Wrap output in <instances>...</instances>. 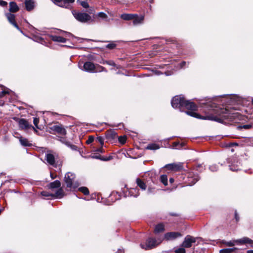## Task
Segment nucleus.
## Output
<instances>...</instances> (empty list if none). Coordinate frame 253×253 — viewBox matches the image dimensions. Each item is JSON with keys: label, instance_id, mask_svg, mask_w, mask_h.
I'll return each mask as SVG.
<instances>
[{"label": "nucleus", "instance_id": "1", "mask_svg": "<svg viewBox=\"0 0 253 253\" xmlns=\"http://www.w3.org/2000/svg\"><path fill=\"white\" fill-rule=\"evenodd\" d=\"M206 106L209 111L211 112L206 116H201L192 111H186V113L189 116L202 120H209L219 123L222 122L224 120L228 119L231 114L226 107H220L213 102H209Z\"/></svg>", "mask_w": 253, "mask_h": 253}, {"label": "nucleus", "instance_id": "2", "mask_svg": "<svg viewBox=\"0 0 253 253\" xmlns=\"http://www.w3.org/2000/svg\"><path fill=\"white\" fill-rule=\"evenodd\" d=\"M64 181L67 185V187L70 188H76L79 186V183L76 180L75 174L70 172L65 174Z\"/></svg>", "mask_w": 253, "mask_h": 253}, {"label": "nucleus", "instance_id": "3", "mask_svg": "<svg viewBox=\"0 0 253 253\" xmlns=\"http://www.w3.org/2000/svg\"><path fill=\"white\" fill-rule=\"evenodd\" d=\"M72 14L76 20L82 23L92 22L93 21L91 16L86 13L73 10Z\"/></svg>", "mask_w": 253, "mask_h": 253}, {"label": "nucleus", "instance_id": "4", "mask_svg": "<svg viewBox=\"0 0 253 253\" xmlns=\"http://www.w3.org/2000/svg\"><path fill=\"white\" fill-rule=\"evenodd\" d=\"M185 98L182 95L175 96L171 100V106L174 108H179L183 107Z\"/></svg>", "mask_w": 253, "mask_h": 253}, {"label": "nucleus", "instance_id": "5", "mask_svg": "<svg viewBox=\"0 0 253 253\" xmlns=\"http://www.w3.org/2000/svg\"><path fill=\"white\" fill-rule=\"evenodd\" d=\"M196 241V238L190 235H187L181 244V247L189 248L192 247V244L195 243Z\"/></svg>", "mask_w": 253, "mask_h": 253}, {"label": "nucleus", "instance_id": "6", "mask_svg": "<svg viewBox=\"0 0 253 253\" xmlns=\"http://www.w3.org/2000/svg\"><path fill=\"white\" fill-rule=\"evenodd\" d=\"M50 129L60 135L65 136L67 134L65 128L62 125L53 126L50 127Z\"/></svg>", "mask_w": 253, "mask_h": 253}, {"label": "nucleus", "instance_id": "7", "mask_svg": "<svg viewBox=\"0 0 253 253\" xmlns=\"http://www.w3.org/2000/svg\"><path fill=\"white\" fill-rule=\"evenodd\" d=\"M57 157V155L55 153L47 152L45 154V159L49 165L56 167L55 160Z\"/></svg>", "mask_w": 253, "mask_h": 253}, {"label": "nucleus", "instance_id": "8", "mask_svg": "<svg viewBox=\"0 0 253 253\" xmlns=\"http://www.w3.org/2000/svg\"><path fill=\"white\" fill-rule=\"evenodd\" d=\"M165 168L169 170L173 171H179L183 169L182 164L181 163H171L166 165Z\"/></svg>", "mask_w": 253, "mask_h": 253}, {"label": "nucleus", "instance_id": "9", "mask_svg": "<svg viewBox=\"0 0 253 253\" xmlns=\"http://www.w3.org/2000/svg\"><path fill=\"white\" fill-rule=\"evenodd\" d=\"M159 244V243L155 239L150 238H149L147 241L146 244V248L144 247V245L141 244L140 246L142 248L144 249H150L152 248Z\"/></svg>", "mask_w": 253, "mask_h": 253}, {"label": "nucleus", "instance_id": "10", "mask_svg": "<svg viewBox=\"0 0 253 253\" xmlns=\"http://www.w3.org/2000/svg\"><path fill=\"white\" fill-rule=\"evenodd\" d=\"M19 127L24 130H27L30 128H35L25 120L24 119H20L18 121Z\"/></svg>", "mask_w": 253, "mask_h": 253}, {"label": "nucleus", "instance_id": "11", "mask_svg": "<svg viewBox=\"0 0 253 253\" xmlns=\"http://www.w3.org/2000/svg\"><path fill=\"white\" fill-rule=\"evenodd\" d=\"M82 70H84L85 71L88 72H95L96 71L95 70V66L93 63L91 62L87 61L84 63Z\"/></svg>", "mask_w": 253, "mask_h": 253}, {"label": "nucleus", "instance_id": "12", "mask_svg": "<svg viewBox=\"0 0 253 253\" xmlns=\"http://www.w3.org/2000/svg\"><path fill=\"white\" fill-rule=\"evenodd\" d=\"M181 236V234L179 232H171L166 233L165 235V237L167 240H172L180 237Z\"/></svg>", "mask_w": 253, "mask_h": 253}, {"label": "nucleus", "instance_id": "13", "mask_svg": "<svg viewBox=\"0 0 253 253\" xmlns=\"http://www.w3.org/2000/svg\"><path fill=\"white\" fill-rule=\"evenodd\" d=\"M183 107L192 111H195L197 108L196 105L193 102L185 99L184 101Z\"/></svg>", "mask_w": 253, "mask_h": 253}, {"label": "nucleus", "instance_id": "14", "mask_svg": "<svg viewBox=\"0 0 253 253\" xmlns=\"http://www.w3.org/2000/svg\"><path fill=\"white\" fill-rule=\"evenodd\" d=\"M8 21L12 24L16 28L20 30V29L15 21V15L11 13H7L5 14Z\"/></svg>", "mask_w": 253, "mask_h": 253}, {"label": "nucleus", "instance_id": "15", "mask_svg": "<svg viewBox=\"0 0 253 253\" xmlns=\"http://www.w3.org/2000/svg\"><path fill=\"white\" fill-rule=\"evenodd\" d=\"M136 16L134 19H132L133 24L134 25H138L143 23L144 16L141 15L138 16L137 14H135Z\"/></svg>", "mask_w": 253, "mask_h": 253}, {"label": "nucleus", "instance_id": "16", "mask_svg": "<svg viewBox=\"0 0 253 253\" xmlns=\"http://www.w3.org/2000/svg\"><path fill=\"white\" fill-rule=\"evenodd\" d=\"M106 136L108 139H114L117 137V134L115 130L111 129L106 132Z\"/></svg>", "mask_w": 253, "mask_h": 253}, {"label": "nucleus", "instance_id": "17", "mask_svg": "<svg viewBox=\"0 0 253 253\" xmlns=\"http://www.w3.org/2000/svg\"><path fill=\"white\" fill-rule=\"evenodd\" d=\"M50 37V39L54 42H60L62 43H65L66 42V39L61 36L51 35Z\"/></svg>", "mask_w": 253, "mask_h": 253}, {"label": "nucleus", "instance_id": "18", "mask_svg": "<svg viewBox=\"0 0 253 253\" xmlns=\"http://www.w3.org/2000/svg\"><path fill=\"white\" fill-rule=\"evenodd\" d=\"M25 4L26 9L28 11H31L34 7V2L32 0H26Z\"/></svg>", "mask_w": 253, "mask_h": 253}, {"label": "nucleus", "instance_id": "19", "mask_svg": "<svg viewBox=\"0 0 253 253\" xmlns=\"http://www.w3.org/2000/svg\"><path fill=\"white\" fill-rule=\"evenodd\" d=\"M188 177L189 178V182L191 185L194 184L199 179L198 175H194V177H193V174L191 173L189 174Z\"/></svg>", "mask_w": 253, "mask_h": 253}, {"label": "nucleus", "instance_id": "20", "mask_svg": "<svg viewBox=\"0 0 253 253\" xmlns=\"http://www.w3.org/2000/svg\"><path fill=\"white\" fill-rule=\"evenodd\" d=\"M241 101L242 98L237 95H233L230 97L231 103L240 104L241 103Z\"/></svg>", "mask_w": 253, "mask_h": 253}, {"label": "nucleus", "instance_id": "21", "mask_svg": "<svg viewBox=\"0 0 253 253\" xmlns=\"http://www.w3.org/2000/svg\"><path fill=\"white\" fill-rule=\"evenodd\" d=\"M136 16L135 14L124 13L121 15L120 17L123 20H130L134 19Z\"/></svg>", "mask_w": 253, "mask_h": 253}, {"label": "nucleus", "instance_id": "22", "mask_svg": "<svg viewBox=\"0 0 253 253\" xmlns=\"http://www.w3.org/2000/svg\"><path fill=\"white\" fill-rule=\"evenodd\" d=\"M60 182L59 180H56L53 182L50 183L48 185V188L50 189L53 190L55 188H59L60 187Z\"/></svg>", "mask_w": 253, "mask_h": 253}, {"label": "nucleus", "instance_id": "23", "mask_svg": "<svg viewBox=\"0 0 253 253\" xmlns=\"http://www.w3.org/2000/svg\"><path fill=\"white\" fill-rule=\"evenodd\" d=\"M53 198H61L64 196V191L62 188H59L54 194H52Z\"/></svg>", "mask_w": 253, "mask_h": 253}, {"label": "nucleus", "instance_id": "24", "mask_svg": "<svg viewBox=\"0 0 253 253\" xmlns=\"http://www.w3.org/2000/svg\"><path fill=\"white\" fill-rule=\"evenodd\" d=\"M19 10V7L16 2L11 1L9 3V11L11 12H16Z\"/></svg>", "mask_w": 253, "mask_h": 253}, {"label": "nucleus", "instance_id": "25", "mask_svg": "<svg viewBox=\"0 0 253 253\" xmlns=\"http://www.w3.org/2000/svg\"><path fill=\"white\" fill-rule=\"evenodd\" d=\"M160 148V147L158 144L156 143H151L146 146V149L151 150H156L159 149Z\"/></svg>", "mask_w": 253, "mask_h": 253}, {"label": "nucleus", "instance_id": "26", "mask_svg": "<svg viewBox=\"0 0 253 253\" xmlns=\"http://www.w3.org/2000/svg\"><path fill=\"white\" fill-rule=\"evenodd\" d=\"M19 141L21 144L24 146H30L31 145V144L30 143V142L27 139L25 138L20 137L19 138Z\"/></svg>", "mask_w": 253, "mask_h": 253}, {"label": "nucleus", "instance_id": "27", "mask_svg": "<svg viewBox=\"0 0 253 253\" xmlns=\"http://www.w3.org/2000/svg\"><path fill=\"white\" fill-rule=\"evenodd\" d=\"M136 183L137 185L143 190H144L146 188V186L145 183L142 181L140 179L137 178L136 179Z\"/></svg>", "mask_w": 253, "mask_h": 253}, {"label": "nucleus", "instance_id": "28", "mask_svg": "<svg viewBox=\"0 0 253 253\" xmlns=\"http://www.w3.org/2000/svg\"><path fill=\"white\" fill-rule=\"evenodd\" d=\"M164 230V225L162 223L159 224L155 226V232L158 233Z\"/></svg>", "mask_w": 253, "mask_h": 253}, {"label": "nucleus", "instance_id": "29", "mask_svg": "<svg viewBox=\"0 0 253 253\" xmlns=\"http://www.w3.org/2000/svg\"><path fill=\"white\" fill-rule=\"evenodd\" d=\"M129 194L131 196H133L134 197H137L139 193V190L137 188H133L131 189L129 191Z\"/></svg>", "mask_w": 253, "mask_h": 253}, {"label": "nucleus", "instance_id": "30", "mask_svg": "<svg viewBox=\"0 0 253 253\" xmlns=\"http://www.w3.org/2000/svg\"><path fill=\"white\" fill-rule=\"evenodd\" d=\"M9 93L8 90L3 86L0 85V97Z\"/></svg>", "mask_w": 253, "mask_h": 253}, {"label": "nucleus", "instance_id": "31", "mask_svg": "<svg viewBox=\"0 0 253 253\" xmlns=\"http://www.w3.org/2000/svg\"><path fill=\"white\" fill-rule=\"evenodd\" d=\"M96 16H98L102 19H103L105 20V21H109V19H108V16L104 12H98L96 14Z\"/></svg>", "mask_w": 253, "mask_h": 253}, {"label": "nucleus", "instance_id": "32", "mask_svg": "<svg viewBox=\"0 0 253 253\" xmlns=\"http://www.w3.org/2000/svg\"><path fill=\"white\" fill-rule=\"evenodd\" d=\"M237 250V248L224 249L220 250V253H234L233 252Z\"/></svg>", "mask_w": 253, "mask_h": 253}, {"label": "nucleus", "instance_id": "33", "mask_svg": "<svg viewBox=\"0 0 253 253\" xmlns=\"http://www.w3.org/2000/svg\"><path fill=\"white\" fill-rule=\"evenodd\" d=\"M161 182L165 186L168 185V177L165 174L162 175L160 176Z\"/></svg>", "mask_w": 253, "mask_h": 253}, {"label": "nucleus", "instance_id": "34", "mask_svg": "<svg viewBox=\"0 0 253 253\" xmlns=\"http://www.w3.org/2000/svg\"><path fill=\"white\" fill-rule=\"evenodd\" d=\"M242 239L244 244H249L251 245V247H253L252 244H253V241L248 237H244Z\"/></svg>", "mask_w": 253, "mask_h": 253}, {"label": "nucleus", "instance_id": "35", "mask_svg": "<svg viewBox=\"0 0 253 253\" xmlns=\"http://www.w3.org/2000/svg\"><path fill=\"white\" fill-rule=\"evenodd\" d=\"M75 1V0H63V4L65 5L63 7L69 8L70 7V4L72 3Z\"/></svg>", "mask_w": 253, "mask_h": 253}, {"label": "nucleus", "instance_id": "36", "mask_svg": "<svg viewBox=\"0 0 253 253\" xmlns=\"http://www.w3.org/2000/svg\"><path fill=\"white\" fill-rule=\"evenodd\" d=\"M79 190L85 195H87L89 193L88 189L86 187H81L79 188Z\"/></svg>", "mask_w": 253, "mask_h": 253}, {"label": "nucleus", "instance_id": "37", "mask_svg": "<svg viewBox=\"0 0 253 253\" xmlns=\"http://www.w3.org/2000/svg\"><path fill=\"white\" fill-rule=\"evenodd\" d=\"M55 4L60 7H64L65 5H64L63 0H51Z\"/></svg>", "mask_w": 253, "mask_h": 253}, {"label": "nucleus", "instance_id": "38", "mask_svg": "<svg viewBox=\"0 0 253 253\" xmlns=\"http://www.w3.org/2000/svg\"><path fill=\"white\" fill-rule=\"evenodd\" d=\"M174 252L175 253H185L186 250L184 247L181 246V247L175 249Z\"/></svg>", "mask_w": 253, "mask_h": 253}, {"label": "nucleus", "instance_id": "39", "mask_svg": "<svg viewBox=\"0 0 253 253\" xmlns=\"http://www.w3.org/2000/svg\"><path fill=\"white\" fill-rule=\"evenodd\" d=\"M209 169L211 171H216L218 169V167L217 165L213 164L209 167Z\"/></svg>", "mask_w": 253, "mask_h": 253}, {"label": "nucleus", "instance_id": "40", "mask_svg": "<svg viewBox=\"0 0 253 253\" xmlns=\"http://www.w3.org/2000/svg\"><path fill=\"white\" fill-rule=\"evenodd\" d=\"M96 141L100 144L101 147H103V144H104V139L102 137H101V136L97 137L96 139Z\"/></svg>", "mask_w": 253, "mask_h": 253}, {"label": "nucleus", "instance_id": "41", "mask_svg": "<svg viewBox=\"0 0 253 253\" xmlns=\"http://www.w3.org/2000/svg\"><path fill=\"white\" fill-rule=\"evenodd\" d=\"M116 47V44H115L114 42L110 43L106 45V47L110 49H113Z\"/></svg>", "mask_w": 253, "mask_h": 253}, {"label": "nucleus", "instance_id": "42", "mask_svg": "<svg viewBox=\"0 0 253 253\" xmlns=\"http://www.w3.org/2000/svg\"><path fill=\"white\" fill-rule=\"evenodd\" d=\"M41 195L42 196H44V197H51L53 198V194L52 193H49V192H46V191H42L41 192Z\"/></svg>", "mask_w": 253, "mask_h": 253}, {"label": "nucleus", "instance_id": "43", "mask_svg": "<svg viewBox=\"0 0 253 253\" xmlns=\"http://www.w3.org/2000/svg\"><path fill=\"white\" fill-rule=\"evenodd\" d=\"M118 139H119V141L121 143L124 144L126 142V137L125 136H121L119 137Z\"/></svg>", "mask_w": 253, "mask_h": 253}, {"label": "nucleus", "instance_id": "44", "mask_svg": "<svg viewBox=\"0 0 253 253\" xmlns=\"http://www.w3.org/2000/svg\"><path fill=\"white\" fill-rule=\"evenodd\" d=\"M59 140L63 143L65 144L67 146L70 145V142L66 139L64 137H60Z\"/></svg>", "mask_w": 253, "mask_h": 253}, {"label": "nucleus", "instance_id": "45", "mask_svg": "<svg viewBox=\"0 0 253 253\" xmlns=\"http://www.w3.org/2000/svg\"><path fill=\"white\" fill-rule=\"evenodd\" d=\"M172 147L173 148L179 149L182 147L178 142H174L172 144Z\"/></svg>", "mask_w": 253, "mask_h": 253}, {"label": "nucleus", "instance_id": "46", "mask_svg": "<svg viewBox=\"0 0 253 253\" xmlns=\"http://www.w3.org/2000/svg\"><path fill=\"white\" fill-rule=\"evenodd\" d=\"M104 63H106L110 66H112L113 67H116V64L113 60L105 61L104 62Z\"/></svg>", "mask_w": 253, "mask_h": 253}, {"label": "nucleus", "instance_id": "47", "mask_svg": "<svg viewBox=\"0 0 253 253\" xmlns=\"http://www.w3.org/2000/svg\"><path fill=\"white\" fill-rule=\"evenodd\" d=\"M33 123H34V125L36 126V127L37 128H39L38 126V124L39 123V119L37 118H34Z\"/></svg>", "mask_w": 253, "mask_h": 253}, {"label": "nucleus", "instance_id": "48", "mask_svg": "<svg viewBox=\"0 0 253 253\" xmlns=\"http://www.w3.org/2000/svg\"><path fill=\"white\" fill-rule=\"evenodd\" d=\"M93 152H94L95 154H98L99 153H103V150L102 148L101 147L100 148L94 150Z\"/></svg>", "mask_w": 253, "mask_h": 253}, {"label": "nucleus", "instance_id": "49", "mask_svg": "<svg viewBox=\"0 0 253 253\" xmlns=\"http://www.w3.org/2000/svg\"><path fill=\"white\" fill-rule=\"evenodd\" d=\"M235 243H236L235 240L233 241H231L227 242V243H226V245L228 246L231 247V246H234L235 245Z\"/></svg>", "mask_w": 253, "mask_h": 253}, {"label": "nucleus", "instance_id": "50", "mask_svg": "<svg viewBox=\"0 0 253 253\" xmlns=\"http://www.w3.org/2000/svg\"><path fill=\"white\" fill-rule=\"evenodd\" d=\"M94 137L93 136H89L88 139L86 140L87 144H90L94 141Z\"/></svg>", "mask_w": 253, "mask_h": 253}, {"label": "nucleus", "instance_id": "51", "mask_svg": "<svg viewBox=\"0 0 253 253\" xmlns=\"http://www.w3.org/2000/svg\"><path fill=\"white\" fill-rule=\"evenodd\" d=\"M91 158H94V159H100V160L101 159V156H100V155H95V153L91 155Z\"/></svg>", "mask_w": 253, "mask_h": 253}, {"label": "nucleus", "instance_id": "52", "mask_svg": "<svg viewBox=\"0 0 253 253\" xmlns=\"http://www.w3.org/2000/svg\"><path fill=\"white\" fill-rule=\"evenodd\" d=\"M81 4L84 8H88L89 7L88 4L87 3V2L85 1H82Z\"/></svg>", "mask_w": 253, "mask_h": 253}, {"label": "nucleus", "instance_id": "53", "mask_svg": "<svg viewBox=\"0 0 253 253\" xmlns=\"http://www.w3.org/2000/svg\"><path fill=\"white\" fill-rule=\"evenodd\" d=\"M235 242H236V243L238 245H244L242 239L236 240H235Z\"/></svg>", "mask_w": 253, "mask_h": 253}, {"label": "nucleus", "instance_id": "54", "mask_svg": "<svg viewBox=\"0 0 253 253\" xmlns=\"http://www.w3.org/2000/svg\"><path fill=\"white\" fill-rule=\"evenodd\" d=\"M7 2L4 1V0H0V5L2 6H5L7 5Z\"/></svg>", "mask_w": 253, "mask_h": 253}, {"label": "nucleus", "instance_id": "55", "mask_svg": "<svg viewBox=\"0 0 253 253\" xmlns=\"http://www.w3.org/2000/svg\"><path fill=\"white\" fill-rule=\"evenodd\" d=\"M186 63L185 61H182L179 64V68H183L186 65Z\"/></svg>", "mask_w": 253, "mask_h": 253}, {"label": "nucleus", "instance_id": "56", "mask_svg": "<svg viewBox=\"0 0 253 253\" xmlns=\"http://www.w3.org/2000/svg\"><path fill=\"white\" fill-rule=\"evenodd\" d=\"M112 159V157H106V158H101V160L104 161H107L111 160Z\"/></svg>", "mask_w": 253, "mask_h": 253}, {"label": "nucleus", "instance_id": "57", "mask_svg": "<svg viewBox=\"0 0 253 253\" xmlns=\"http://www.w3.org/2000/svg\"><path fill=\"white\" fill-rule=\"evenodd\" d=\"M154 192V188L152 187H149L148 188V193H153Z\"/></svg>", "mask_w": 253, "mask_h": 253}, {"label": "nucleus", "instance_id": "58", "mask_svg": "<svg viewBox=\"0 0 253 253\" xmlns=\"http://www.w3.org/2000/svg\"><path fill=\"white\" fill-rule=\"evenodd\" d=\"M235 218L236 219V221H238L239 220V216L236 211H235Z\"/></svg>", "mask_w": 253, "mask_h": 253}, {"label": "nucleus", "instance_id": "59", "mask_svg": "<svg viewBox=\"0 0 253 253\" xmlns=\"http://www.w3.org/2000/svg\"><path fill=\"white\" fill-rule=\"evenodd\" d=\"M68 146L71 147V149L73 150H76V149L77 148L76 146L71 144L70 142V145Z\"/></svg>", "mask_w": 253, "mask_h": 253}, {"label": "nucleus", "instance_id": "60", "mask_svg": "<svg viewBox=\"0 0 253 253\" xmlns=\"http://www.w3.org/2000/svg\"><path fill=\"white\" fill-rule=\"evenodd\" d=\"M251 127V126L249 125H246L243 126V128H244L245 129L250 128Z\"/></svg>", "mask_w": 253, "mask_h": 253}, {"label": "nucleus", "instance_id": "61", "mask_svg": "<svg viewBox=\"0 0 253 253\" xmlns=\"http://www.w3.org/2000/svg\"><path fill=\"white\" fill-rule=\"evenodd\" d=\"M155 74L156 75H160V74H162V73L159 71H157V70H156L155 72Z\"/></svg>", "mask_w": 253, "mask_h": 253}, {"label": "nucleus", "instance_id": "62", "mask_svg": "<svg viewBox=\"0 0 253 253\" xmlns=\"http://www.w3.org/2000/svg\"><path fill=\"white\" fill-rule=\"evenodd\" d=\"M99 71H105V69L102 66H99Z\"/></svg>", "mask_w": 253, "mask_h": 253}, {"label": "nucleus", "instance_id": "63", "mask_svg": "<svg viewBox=\"0 0 253 253\" xmlns=\"http://www.w3.org/2000/svg\"><path fill=\"white\" fill-rule=\"evenodd\" d=\"M230 169L232 171H236L238 169L233 168V166H230Z\"/></svg>", "mask_w": 253, "mask_h": 253}, {"label": "nucleus", "instance_id": "64", "mask_svg": "<svg viewBox=\"0 0 253 253\" xmlns=\"http://www.w3.org/2000/svg\"><path fill=\"white\" fill-rule=\"evenodd\" d=\"M247 253H253V250H249L247 251Z\"/></svg>", "mask_w": 253, "mask_h": 253}]
</instances>
